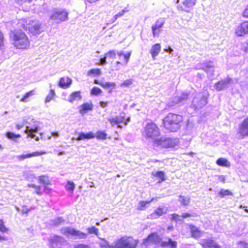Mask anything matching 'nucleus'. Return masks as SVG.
<instances>
[{
	"mask_svg": "<svg viewBox=\"0 0 248 248\" xmlns=\"http://www.w3.org/2000/svg\"><path fill=\"white\" fill-rule=\"evenodd\" d=\"M183 121L182 115L169 113L162 119V127L167 132H174L180 129Z\"/></svg>",
	"mask_w": 248,
	"mask_h": 248,
	"instance_id": "obj_1",
	"label": "nucleus"
},
{
	"mask_svg": "<svg viewBox=\"0 0 248 248\" xmlns=\"http://www.w3.org/2000/svg\"><path fill=\"white\" fill-rule=\"evenodd\" d=\"M10 40L15 47L18 49H28L30 46V41L27 35L20 30L15 29L10 31Z\"/></svg>",
	"mask_w": 248,
	"mask_h": 248,
	"instance_id": "obj_2",
	"label": "nucleus"
},
{
	"mask_svg": "<svg viewBox=\"0 0 248 248\" xmlns=\"http://www.w3.org/2000/svg\"><path fill=\"white\" fill-rule=\"evenodd\" d=\"M142 244L145 246L160 245L162 247L169 246L170 248H176L177 243L171 238H168L167 241H162V238L156 232H152L143 239Z\"/></svg>",
	"mask_w": 248,
	"mask_h": 248,
	"instance_id": "obj_3",
	"label": "nucleus"
},
{
	"mask_svg": "<svg viewBox=\"0 0 248 248\" xmlns=\"http://www.w3.org/2000/svg\"><path fill=\"white\" fill-rule=\"evenodd\" d=\"M17 25L33 35L39 34L42 31L41 24L33 20L21 18L18 20Z\"/></svg>",
	"mask_w": 248,
	"mask_h": 248,
	"instance_id": "obj_4",
	"label": "nucleus"
},
{
	"mask_svg": "<svg viewBox=\"0 0 248 248\" xmlns=\"http://www.w3.org/2000/svg\"><path fill=\"white\" fill-rule=\"evenodd\" d=\"M131 51H128L124 53L123 51H119L117 53L118 57V60L115 62H111V68L112 71L119 70L123 66H125L128 63L131 55Z\"/></svg>",
	"mask_w": 248,
	"mask_h": 248,
	"instance_id": "obj_5",
	"label": "nucleus"
},
{
	"mask_svg": "<svg viewBox=\"0 0 248 248\" xmlns=\"http://www.w3.org/2000/svg\"><path fill=\"white\" fill-rule=\"evenodd\" d=\"M139 240L131 236H124L115 241V248H136Z\"/></svg>",
	"mask_w": 248,
	"mask_h": 248,
	"instance_id": "obj_6",
	"label": "nucleus"
},
{
	"mask_svg": "<svg viewBox=\"0 0 248 248\" xmlns=\"http://www.w3.org/2000/svg\"><path fill=\"white\" fill-rule=\"evenodd\" d=\"M142 135L147 139H155L160 135L159 128L154 122L148 123L144 127Z\"/></svg>",
	"mask_w": 248,
	"mask_h": 248,
	"instance_id": "obj_7",
	"label": "nucleus"
},
{
	"mask_svg": "<svg viewBox=\"0 0 248 248\" xmlns=\"http://www.w3.org/2000/svg\"><path fill=\"white\" fill-rule=\"evenodd\" d=\"M153 144L154 148L168 149L174 147L175 143L172 139L170 138H160L155 139Z\"/></svg>",
	"mask_w": 248,
	"mask_h": 248,
	"instance_id": "obj_8",
	"label": "nucleus"
},
{
	"mask_svg": "<svg viewBox=\"0 0 248 248\" xmlns=\"http://www.w3.org/2000/svg\"><path fill=\"white\" fill-rule=\"evenodd\" d=\"M68 13L64 9H55L50 16V19L57 23L67 20L68 18Z\"/></svg>",
	"mask_w": 248,
	"mask_h": 248,
	"instance_id": "obj_9",
	"label": "nucleus"
},
{
	"mask_svg": "<svg viewBox=\"0 0 248 248\" xmlns=\"http://www.w3.org/2000/svg\"><path fill=\"white\" fill-rule=\"evenodd\" d=\"M237 135L239 139H243L248 136V117H246L239 124Z\"/></svg>",
	"mask_w": 248,
	"mask_h": 248,
	"instance_id": "obj_10",
	"label": "nucleus"
},
{
	"mask_svg": "<svg viewBox=\"0 0 248 248\" xmlns=\"http://www.w3.org/2000/svg\"><path fill=\"white\" fill-rule=\"evenodd\" d=\"M108 121L112 126L117 125L118 127L121 128L120 124H126L127 120L124 113L123 112L120 113L119 116L109 118L108 119Z\"/></svg>",
	"mask_w": 248,
	"mask_h": 248,
	"instance_id": "obj_11",
	"label": "nucleus"
},
{
	"mask_svg": "<svg viewBox=\"0 0 248 248\" xmlns=\"http://www.w3.org/2000/svg\"><path fill=\"white\" fill-rule=\"evenodd\" d=\"M248 34V21L240 23L235 30V34L238 37L244 36Z\"/></svg>",
	"mask_w": 248,
	"mask_h": 248,
	"instance_id": "obj_12",
	"label": "nucleus"
},
{
	"mask_svg": "<svg viewBox=\"0 0 248 248\" xmlns=\"http://www.w3.org/2000/svg\"><path fill=\"white\" fill-rule=\"evenodd\" d=\"M199 244L202 248H222L221 246L212 238L203 239Z\"/></svg>",
	"mask_w": 248,
	"mask_h": 248,
	"instance_id": "obj_13",
	"label": "nucleus"
},
{
	"mask_svg": "<svg viewBox=\"0 0 248 248\" xmlns=\"http://www.w3.org/2000/svg\"><path fill=\"white\" fill-rule=\"evenodd\" d=\"M196 0H184L182 5L177 6L178 10L189 12L192 7L196 4Z\"/></svg>",
	"mask_w": 248,
	"mask_h": 248,
	"instance_id": "obj_14",
	"label": "nucleus"
},
{
	"mask_svg": "<svg viewBox=\"0 0 248 248\" xmlns=\"http://www.w3.org/2000/svg\"><path fill=\"white\" fill-rule=\"evenodd\" d=\"M165 23L163 19L157 20L155 24L152 26V33L154 37L158 36L162 31V27Z\"/></svg>",
	"mask_w": 248,
	"mask_h": 248,
	"instance_id": "obj_15",
	"label": "nucleus"
},
{
	"mask_svg": "<svg viewBox=\"0 0 248 248\" xmlns=\"http://www.w3.org/2000/svg\"><path fill=\"white\" fill-rule=\"evenodd\" d=\"M38 182L40 184L44 185V190L46 193H50L51 191V189L47 187L46 186L51 184V181L49 177L46 175H42L38 177Z\"/></svg>",
	"mask_w": 248,
	"mask_h": 248,
	"instance_id": "obj_16",
	"label": "nucleus"
},
{
	"mask_svg": "<svg viewBox=\"0 0 248 248\" xmlns=\"http://www.w3.org/2000/svg\"><path fill=\"white\" fill-rule=\"evenodd\" d=\"M46 154V152L45 151H36L32 153L20 155L17 156V158L19 161H21L27 158H31L33 157L39 156Z\"/></svg>",
	"mask_w": 248,
	"mask_h": 248,
	"instance_id": "obj_17",
	"label": "nucleus"
},
{
	"mask_svg": "<svg viewBox=\"0 0 248 248\" xmlns=\"http://www.w3.org/2000/svg\"><path fill=\"white\" fill-rule=\"evenodd\" d=\"M231 81L232 79L230 78H228L224 80H220L215 84V88L217 91H222L224 90L227 87V86L231 83Z\"/></svg>",
	"mask_w": 248,
	"mask_h": 248,
	"instance_id": "obj_18",
	"label": "nucleus"
},
{
	"mask_svg": "<svg viewBox=\"0 0 248 248\" xmlns=\"http://www.w3.org/2000/svg\"><path fill=\"white\" fill-rule=\"evenodd\" d=\"M72 83V80L68 77H62L60 78L58 83L60 87L62 89H66L69 88Z\"/></svg>",
	"mask_w": 248,
	"mask_h": 248,
	"instance_id": "obj_19",
	"label": "nucleus"
},
{
	"mask_svg": "<svg viewBox=\"0 0 248 248\" xmlns=\"http://www.w3.org/2000/svg\"><path fill=\"white\" fill-rule=\"evenodd\" d=\"M188 227L190 229V234L192 237L195 239H198L201 237L202 232L197 227L192 224H189L188 225Z\"/></svg>",
	"mask_w": 248,
	"mask_h": 248,
	"instance_id": "obj_20",
	"label": "nucleus"
},
{
	"mask_svg": "<svg viewBox=\"0 0 248 248\" xmlns=\"http://www.w3.org/2000/svg\"><path fill=\"white\" fill-rule=\"evenodd\" d=\"M161 46L160 44L156 43L153 45L150 51V53L153 60H155L156 57L159 54L161 51Z\"/></svg>",
	"mask_w": 248,
	"mask_h": 248,
	"instance_id": "obj_21",
	"label": "nucleus"
},
{
	"mask_svg": "<svg viewBox=\"0 0 248 248\" xmlns=\"http://www.w3.org/2000/svg\"><path fill=\"white\" fill-rule=\"evenodd\" d=\"M93 109V105L92 103H84L80 106L79 112L84 115L89 111H91Z\"/></svg>",
	"mask_w": 248,
	"mask_h": 248,
	"instance_id": "obj_22",
	"label": "nucleus"
},
{
	"mask_svg": "<svg viewBox=\"0 0 248 248\" xmlns=\"http://www.w3.org/2000/svg\"><path fill=\"white\" fill-rule=\"evenodd\" d=\"M82 98V96L81 95V92L78 91H76L72 93L69 97L68 98V101L73 103L76 100H81Z\"/></svg>",
	"mask_w": 248,
	"mask_h": 248,
	"instance_id": "obj_23",
	"label": "nucleus"
},
{
	"mask_svg": "<svg viewBox=\"0 0 248 248\" xmlns=\"http://www.w3.org/2000/svg\"><path fill=\"white\" fill-rule=\"evenodd\" d=\"M166 213L164 208L158 207L154 212L150 215L152 218H156Z\"/></svg>",
	"mask_w": 248,
	"mask_h": 248,
	"instance_id": "obj_24",
	"label": "nucleus"
},
{
	"mask_svg": "<svg viewBox=\"0 0 248 248\" xmlns=\"http://www.w3.org/2000/svg\"><path fill=\"white\" fill-rule=\"evenodd\" d=\"M95 134L92 132L87 133H80L78 135V139L79 140H90L94 138Z\"/></svg>",
	"mask_w": 248,
	"mask_h": 248,
	"instance_id": "obj_25",
	"label": "nucleus"
},
{
	"mask_svg": "<svg viewBox=\"0 0 248 248\" xmlns=\"http://www.w3.org/2000/svg\"><path fill=\"white\" fill-rule=\"evenodd\" d=\"M152 175L157 178L158 183H161L166 180L165 174L163 171H157L155 173H153Z\"/></svg>",
	"mask_w": 248,
	"mask_h": 248,
	"instance_id": "obj_26",
	"label": "nucleus"
},
{
	"mask_svg": "<svg viewBox=\"0 0 248 248\" xmlns=\"http://www.w3.org/2000/svg\"><path fill=\"white\" fill-rule=\"evenodd\" d=\"M216 164L219 166L225 167H230V163L227 159L223 157L218 158L216 161Z\"/></svg>",
	"mask_w": 248,
	"mask_h": 248,
	"instance_id": "obj_27",
	"label": "nucleus"
},
{
	"mask_svg": "<svg viewBox=\"0 0 248 248\" xmlns=\"http://www.w3.org/2000/svg\"><path fill=\"white\" fill-rule=\"evenodd\" d=\"M87 75L89 77H99L101 75V70L100 68H93L87 72Z\"/></svg>",
	"mask_w": 248,
	"mask_h": 248,
	"instance_id": "obj_28",
	"label": "nucleus"
},
{
	"mask_svg": "<svg viewBox=\"0 0 248 248\" xmlns=\"http://www.w3.org/2000/svg\"><path fill=\"white\" fill-rule=\"evenodd\" d=\"M95 83L99 84L104 89H113L115 87V83L114 82H98L95 81Z\"/></svg>",
	"mask_w": 248,
	"mask_h": 248,
	"instance_id": "obj_29",
	"label": "nucleus"
},
{
	"mask_svg": "<svg viewBox=\"0 0 248 248\" xmlns=\"http://www.w3.org/2000/svg\"><path fill=\"white\" fill-rule=\"evenodd\" d=\"M179 201L182 205L184 206H187L189 205L190 198L189 197L180 195L179 196Z\"/></svg>",
	"mask_w": 248,
	"mask_h": 248,
	"instance_id": "obj_30",
	"label": "nucleus"
},
{
	"mask_svg": "<svg viewBox=\"0 0 248 248\" xmlns=\"http://www.w3.org/2000/svg\"><path fill=\"white\" fill-rule=\"evenodd\" d=\"M27 186L28 187L34 188L35 190V193L37 195H38L39 196H41L42 195L43 192L41 191V188L40 186L36 185L34 184H28Z\"/></svg>",
	"mask_w": 248,
	"mask_h": 248,
	"instance_id": "obj_31",
	"label": "nucleus"
},
{
	"mask_svg": "<svg viewBox=\"0 0 248 248\" xmlns=\"http://www.w3.org/2000/svg\"><path fill=\"white\" fill-rule=\"evenodd\" d=\"M94 138L98 140H105L107 138V134L104 131H98L95 134Z\"/></svg>",
	"mask_w": 248,
	"mask_h": 248,
	"instance_id": "obj_32",
	"label": "nucleus"
},
{
	"mask_svg": "<svg viewBox=\"0 0 248 248\" xmlns=\"http://www.w3.org/2000/svg\"><path fill=\"white\" fill-rule=\"evenodd\" d=\"M87 236V234L84 232H81L79 230H77L75 229L74 234L73 236H75L79 239L85 238Z\"/></svg>",
	"mask_w": 248,
	"mask_h": 248,
	"instance_id": "obj_33",
	"label": "nucleus"
},
{
	"mask_svg": "<svg viewBox=\"0 0 248 248\" xmlns=\"http://www.w3.org/2000/svg\"><path fill=\"white\" fill-rule=\"evenodd\" d=\"M87 236V234L84 232H81L79 230H77L75 229L74 234L73 236H75L79 239L85 238Z\"/></svg>",
	"mask_w": 248,
	"mask_h": 248,
	"instance_id": "obj_34",
	"label": "nucleus"
},
{
	"mask_svg": "<svg viewBox=\"0 0 248 248\" xmlns=\"http://www.w3.org/2000/svg\"><path fill=\"white\" fill-rule=\"evenodd\" d=\"M75 229L71 228L70 227H67L62 229V233L65 235H70L71 236H73L74 232Z\"/></svg>",
	"mask_w": 248,
	"mask_h": 248,
	"instance_id": "obj_35",
	"label": "nucleus"
},
{
	"mask_svg": "<svg viewBox=\"0 0 248 248\" xmlns=\"http://www.w3.org/2000/svg\"><path fill=\"white\" fill-rule=\"evenodd\" d=\"M55 96V92L54 90L51 89L49 91V93L46 96L45 102L46 103H48L52 100L54 96Z\"/></svg>",
	"mask_w": 248,
	"mask_h": 248,
	"instance_id": "obj_36",
	"label": "nucleus"
},
{
	"mask_svg": "<svg viewBox=\"0 0 248 248\" xmlns=\"http://www.w3.org/2000/svg\"><path fill=\"white\" fill-rule=\"evenodd\" d=\"M218 195L220 197L223 198L227 196H232L233 193L229 190L221 189L218 192Z\"/></svg>",
	"mask_w": 248,
	"mask_h": 248,
	"instance_id": "obj_37",
	"label": "nucleus"
},
{
	"mask_svg": "<svg viewBox=\"0 0 248 248\" xmlns=\"http://www.w3.org/2000/svg\"><path fill=\"white\" fill-rule=\"evenodd\" d=\"M188 95L187 93H183L181 96H177L176 97V103L180 104L186 101L188 98Z\"/></svg>",
	"mask_w": 248,
	"mask_h": 248,
	"instance_id": "obj_38",
	"label": "nucleus"
},
{
	"mask_svg": "<svg viewBox=\"0 0 248 248\" xmlns=\"http://www.w3.org/2000/svg\"><path fill=\"white\" fill-rule=\"evenodd\" d=\"M5 135L8 139L13 140H15L16 139L21 137V135L19 134H16L13 132H6Z\"/></svg>",
	"mask_w": 248,
	"mask_h": 248,
	"instance_id": "obj_39",
	"label": "nucleus"
},
{
	"mask_svg": "<svg viewBox=\"0 0 248 248\" xmlns=\"http://www.w3.org/2000/svg\"><path fill=\"white\" fill-rule=\"evenodd\" d=\"M34 94V91L33 90L30 91L26 93L20 99V101L22 102H26L28 101V98L33 95Z\"/></svg>",
	"mask_w": 248,
	"mask_h": 248,
	"instance_id": "obj_40",
	"label": "nucleus"
},
{
	"mask_svg": "<svg viewBox=\"0 0 248 248\" xmlns=\"http://www.w3.org/2000/svg\"><path fill=\"white\" fill-rule=\"evenodd\" d=\"M150 202L147 201H140L139 203V206L137 207V210L139 211L144 210L147 205L150 203Z\"/></svg>",
	"mask_w": 248,
	"mask_h": 248,
	"instance_id": "obj_41",
	"label": "nucleus"
},
{
	"mask_svg": "<svg viewBox=\"0 0 248 248\" xmlns=\"http://www.w3.org/2000/svg\"><path fill=\"white\" fill-rule=\"evenodd\" d=\"M90 93L91 95L97 96L102 94V91L98 87H94L91 89Z\"/></svg>",
	"mask_w": 248,
	"mask_h": 248,
	"instance_id": "obj_42",
	"label": "nucleus"
},
{
	"mask_svg": "<svg viewBox=\"0 0 248 248\" xmlns=\"http://www.w3.org/2000/svg\"><path fill=\"white\" fill-rule=\"evenodd\" d=\"M117 53L114 50H110L106 53L104 55L107 58L113 59L115 58Z\"/></svg>",
	"mask_w": 248,
	"mask_h": 248,
	"instance_id": "obj_43",
	"label": "nucleus"
},
{
	"mask_svg": "<svg viewBox=\"0 0 248 248\" xmlns=\"http://www.w3.org/2000/svg\"><path fill=\"white\" fill-rule=\"evenodd\" d=\"M61 239V237L58 236V235H55L53 237L52 239L50 240V243L52 246H54V245H56L57 243L60 242V240Z\"/></svg>",
	"mask_w": 248,
	"mask_h": 248,
	"instance_id": "obj_44",
	"label": "nucleus"
},
{
	"mask_svg": "<svg viewBox=\"0 0 248 248\" xmlns=\"http://www.w3.org/2000/svg\"><path fill=\"white\" fill-rule=\"evenodd\" d=\"M75 184L74 183V182L70 181H68L67 182V184L66 186V189L67 190L73 191L75 189Z\"/></svg>",
	"mask_w": 248,
	"mask_h": 248,
	"instance_id": "obj_45",
	"label": "nucleus"
},
{
	"mask_svg": "<svg viewBox=\"0 0 248 248\" xmlns=\"http://www.w3.org/2000/svg\"><path fill=\"white\" fill-rule=\"evenodd\" d=\"M37 127H35L34 128H31V129L27 128L24 131V133L27 134L28 137H32V136H31V133H36L37 132Z\"/></svg>",
	"mask_w": 248,
	"mask_h": 248,
	"instance_id": "obj_46",
	"label": "nucleus"
},
{
	"mask_svg": "<svg viewBox=\"0 0 248 248\" xmlns=\"http://www.w3.org/2000/svg\"><path fill=\"white\" fill-rule=\"evenodd\" d=\"M87 230L88 232L90 234H98V229L94 226L88 228Z\"/></svg>",
	"mask_w": 248,
	"mask_h": 248,
	"instance_id": "obj_47",
	"label": "nucleus"
},
{
	"mask_svg": "<svg viewBox=\"0 0 248 248\" xmlns=\"http://www.w3.org/2000/svg\"><path fill=\"white\" fill-rule=\"evenodd\" d=\"M125 13V11L124 10H123L119 13L116 14L113 17L112 21L113 22L115 21L118 18L123 16Z\"/></svg>",
	"mask_w": 248,
	"mask_h": 248,
	"instance_id": "obj_48",
	"label": "nucleus"
},
{
	"mask_svg": "<svg viewBox=\"0 0 248 248\" xmlns=\"http://www.w3.org/2000/svg\"><path fill=\"white\" fill-rule=\"evenodd\" d=\"M8 230V229L4 226L3 221L2 219H0V232H6Z\"/></svg>",
	"mask_w": 248,
	"mask_h": 248,
	"instance_id": "obj_49",
	"label": "nucleus"
},
{
	"mask_svg": "<svg viewBox=\"0 0 248 248\" xmlns=\"http://www.w3.org/2000/svg\"><path fill=\"white\" fill-rule=\"evenodd\" d=\"M132 80L131 79H127L124 81L121 85V87H129L132 84Z\"/></svg>",
	"mask_w": 248,
	"mask_h": 248,
	"instance_id": "obj_50",
	"label": "nucleus"
},
{
	"mask_svg": "<svg viewBox=\"0 0 248 248\" xmlns=\"http://www.w3.org/2000/svg\"><path fill=\"white\" fill-rule=\"evenodd\" d=\"M4 35L2 31H0V49L4 46Z\"/></svg>",
	"mask_w": 248,
	"mask_h": 248,
	"instance_id": "obj_51",
	"label": "nucleus"
},
{
	"mask_svg": "<svg viewBox=\"0 0 248 248\" xmlns=\"http://www.w3.org/2000/svg\"><path fill=\"white\" fill-rule=\"evenodd\" d=\"M242 16L246 18H248V4L246 6L242 13Z\"/></svg>",
	"mask_w": 248,
	"mask_h": 248,
	"instance_id": "obj_52",
	"label": "nucleus"
},
{
	"mask_svg": "<svg viewBox=\"0 0 248 248\" xmlns=\"http://www.w3.org/2000/svg\"><path fill=\"white\" fill-rule=\"evenodd\" d=\"M30 211V209L28 208L27 206H23L22 207L21 212L23 214H27Z\"/></svg>",
	"mask_w": 248,
	"mask_h": 248,
	"instance_id": "obj_53",
	"label": "nucleus"
},
{
	"mask_svg": "<svg viewBox=\"0 0 248 248\" xmlns=\"http://www.w3.org/2000/svg\"><path fill=\"white\" fill-rule=\"evenodd\" d=\"M179 215L178 214L174 213L171 215V219L172 220L178 221L179 220Z\"/></svg>",
	"mask_w": 248,
	"mask_h": 248,
	"instance_id": "obj_54",
	"label": "nucleus"
},
{
	"mask_svg": "<svg viewBox=\"0 0 248 248\" xmlns=\"http://www.w3.org/2000/svg\"><path fill=\"white\" fill-rule=\"evenodd\" d=\"M106 59H107V58L104 55V57L103 58H102L100 59V62L98 63V64L99 65H103V64H107V62Z\"/></svg>",
	"mask_w": 248,
	"mask_h": 248,
	"instance_id": "obj_55",
	"label": "nucleus"
},
{
	"mask_svg": "<svg viewBox=\"0 0 248 248\" xmlns=\"http://www.w3.org/2000/svg\"><path fill=\"white\" fill-rule=\"evenodd\" d=\"M204 66V68L205 69H209L213 67V65L212 64V62L205 63Z\"/></svg>",
	"mask_w": 248,
	"mask_h": 248,
	"instance_id": "obj_56",
	"label": "nucleus"
},
{
	"mask_svg": "<svg viewBox=\"0 0 248 248\" xmlns=\"http://www.w3.org/2000/svg\"><path fill=\"white\" fill-rule=\"evenodd\" d=\"M74 248H90V247L85 244H78L74 247Z\"/></svg>",
	"mask_w": 248,
	"mask_h": 248,
	"instance_id": "obj_57",
	"label": "nucleus"
},
{
	"mask_svg": "<svg viewBox=\"0 0 248 248\" xmlns=\"http://www.w3.org/2000/svg\"><path fill=\"white\" fill-rule=\"evenodd\" d=\"M108 103V101H100L99 102V106L102 108H105V107H106L107 106Z\"/></svg>",
	"mask_w": 248,
	"mask_h": 248,
	"instance_id": "obj_58",
	"label": "nucleus"
},
{
	"mask_svg": "<svg viewBox=\"0 0 248 248\" xmlns=\"http://www.w3.org/2000/svg\"><path fill=\"white\" fill-rule=\"evenodd\" d=\"M32 0H16L17 3L20 4H23L24 3H31V2Z\"/></svg>",
	"mask_w": 248,
	"mask_h": 248,
	"instance_id": "obj_59",
	"label": "nucleus"
},
{
	"mask_svg": "<svg viewBox=\"0 0 248 248\" xmlns=\"http://www.w3.org/2000/svg\"><path fill=\"white\" fill-rule=\"evenodd\" d=\"M192 215L190 214L187 213H183L181 215V217L183 218H186L187 217H191Z\"/></svg>",
	"mask_w": 248,
	"mask_h": 248,
	"instance_id": "obj_60",
	"label": "nucleus"
},
{
	"mask_svg": "<svg viewBox=\"0 0 248 248\" xmlns=\"http://www.w3.org/2000/svg\"><path fill=\"white\" fill-rule=\"evenodd\" d=\"M101 248H115V243H114V246L107 244L102 246Z\"/></svg>",
	"mask_w": 248,
	"mask_h": 248,
	"instance_id": "obj_61",
	"label": "nucleus"
},
{
	"mask_svg": "<svg viewBox=\"0 0 248 248\" xmlns=\"http://www.w3.org/2000/svg\"><path fill=\"white\" fill-rule=\"evenodd\" d=\"M218 178L219 180V181L223 183H225V177L223 175H219L218 176Z\"/></svg>",
	"mask_w": 248,
	"mask_h": 248,
	"instance_id": "obj_62",
	"label": "nucleus"
},
{
	"mask_svg": "<svg viewBox=\"0 0 248 248\" xmlns=\"http://www.w3.org/2000/svg\"><path fill=\"white\" fill-rule=\"evenodd\" d=\"M244 50L245 52L248 53V41L246 42V45L244 47Z\"/></svg>",
	"mask_w": 248,
	"mask_h": 248,
	"instance_id": "obj_63",
	"label": "nucleus"
},
{
	"mask_svg": "<svg viewBox=\"0 0 248 248\" xmlns=\"http://www.w3.org/2000/svg\"><path fill=\"white\" fill-rule=\"evenodd\" d=\"M23 125L20 124H17L16 125V127L17 130L20 129L22 127Z\"/></svg>",
	"mask_w": 248,
	"mask_h": 248,
	"instance_id": "obj_64",
	"label": "nucleus"
}]
</instances>
